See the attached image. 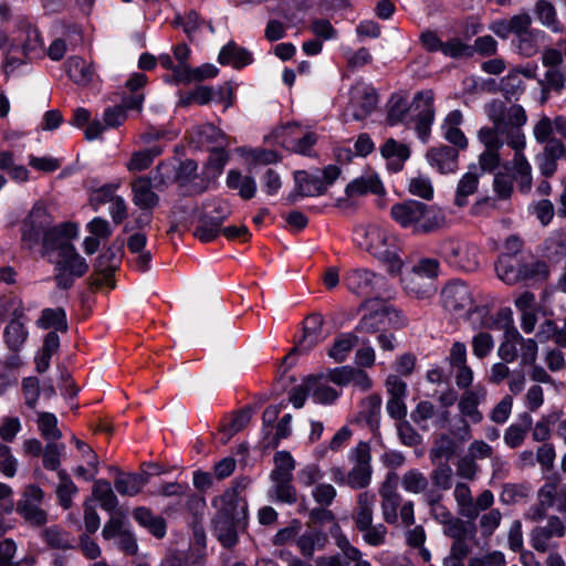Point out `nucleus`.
<instances>
[{"instance_id":"052dcab7","label":"nucleus","mask_w":566,"mask_h":566,"mask_svg":"<svg viewBox=\"0 0 566 566\" xmlns=\"http://www.w3.org/2000/svg\"><path fill=\"white\" fill-rule=\"evenodd\" d=\"M408 190L411 195L426 200L433 197V186L430 178L421 174L409 179Z\"/></svg>"},{"instance_id":"5fc2aeb1","label":"nucleus","mask_w":566,"mask_h":566,"mask_svg":"<svg viewBox=\"0 0 566 566\" xmlns=\"http://www.w3.org/2000/svg\"><path fill=\"white\" fill-rule=\"evenodd\" d=\"M93 494L102 509L113 511L117 506V497L107 481L97 480L93 486Z\"/></svg>"},{"instance_id":"6ab92c4d","label":"nucleus","mask_w":566,"mask_h":566,"mask_svg":"<svg viewBox=\"0 0 566 566\" xmlns=\"http://www.w3.org/2000/svg\"><path fill=\"white\" fill-rule=\"evenodd\" d=\"M329 382H332L329 371L306 378V388L314 402L332 405L340 397L342 391L333 388Z\"/></svg>"},{"instance_id":"aec40b11","label":"nucleus","mask_w":566,"mask_h":566,"mask_svg":"<svg viewBox=\"0 0 566 566\" xmlns=\"http://www.w3.org/2000/svg\"><path fill=\"white\" fill-rule=\"evenodd\" d=\"M43 42L39 31L28 23L23 28L21 34L15 36L12 41L10 40V45L7 54L15 50H19L27 59H32L41 54Z\"/></svg>"},{"instance_id":"473e14b6","label":"nucleus","mask_w":566,"mask_h":566,"mask_svg":"<svg viewBox=\"0 0 566 566\" xmlns=\"http://www.w3.org/2000/svg\"><path fill=\"white\" fill-rule=\"evenodd\" d=\"M480 172L476 165H472L469 167L468 171L460 178L457 192L454 198V203L458 207H464L468 205V198L473 195L479 185Z\"/></svg>"},{"instance_id":"ddd939ff","label":"nucleus","mask_w":566,"mask_h":566,"mask_svg":"<svg viewBox=\"0 0 566 566\" xmlns=\"http://www.w3.org/2000/svg\"><path fill=\"white\" fill-rule=\"evenodd\" d=\"M566 534V525L560 517L551 515L546 524L532 530L530 541L532 547L539 553H545L556 545L552 544L553 538H562Z\"/></svg>"},{"instance_id":"a18cd8bd","label":"nucleus","mask_w":566,"mask_h":566,"mask_svg":"<svg viewBox=\"0 0 566 566\" xmlns=\"http://www.w3.org/2000/svg\"><path fill=\"white\" fill-rule=\"evenodd\" d=\"M521 340V334L515 329H507L504 334V340L497 348V356L504 363H512L518 356V346Z\"/></svg>"},{"instance_id":"72a5a7b5","label":"nucleus","mask_w":566,"mask_h":566,"mask_svg":"<svg viewBox=\"0 0 566 566\" xmlns=\"http://www.w3.org/2000/svg\"><path fill=\"white\" fill-rule=\"evenodd\" d=\"M226 184L229 189L237 190L239 196L244 200H249L255 196V179L251 176L241 174L239 170H229Z\"/></svg>"},{"instance_id":"c03bdc74","label":"nucleus","mask_w":566,"mask_h":566,"mask_svg":"<svg viewBox=\"0 0 566 566\" xmlns=\"http://www.w3.org/2000/svg\"><path fill=\"white\" fill-rule=\"evenodd\" d=\"M297 189L302 196L314 197L326 191V186L317 176H310L305 171L295 172Z\"/></svg>"},{"instance_id":"338daca9","label":"nucleus","mask_w":566,"mask_h":566,"mask_svg":"<svg viewBox=\"0 0 566 566\" xmlns=\"http://www.w3.org/2000/svg\"><path fill=\"white\" fill-rule=\"evenodd\" d=\"M44 541L54 548H70L72 547V539L57 526H51L43 533Z\"/></svg>"},{"instance_id":"7ed1b4c3","label":"nucleus","mask_w":566,"mask_h":566,"mask_svg":"<svg viewBox=\"0 0 566 566\" xmlns=\"http://www.w3.org/2000/svg\"><path fill=\"white\" fill-rule=\"evenodd\" d=\"M357 245L378 259L387 270L397 274L401 271L403 262L400 258V248L397 238L385 227L379 224L360 226L355 230Z\"/></svg>"},{"instance_id":"3c124183","label":"nucleus","mask_w":566,"mask_h":566,"mask_svg":"<svg viewBox=\"0 0 566 566\" xmlns=\"http://www.w3.org/2000/svg\"><path fill=\"white\" fill-rule=\"evenodd\" d=\"M239 521L240 520H230L229 517L218 515L214 528L218 539L224 547H232L237 543L234 523Z\"/></svg>"},{"instance_id":"393cba45","label":"nucleus","mask_w":566,"mask_h":566,"mask_svg":"<svg viewBox=\"0 0 566 566\" xmlns=\"http://www.w3.org/2000/svg\"><path fill=\"white\" fill-rule=\"evenodd\" d=\"M427 160L441 174L453 172L458 168V150L448 146L432 148L427 153Z\"/></svg>"},{"instance_id":"49530a36","label":"nucleus","mask_w":566,"mask_h":566,"mask_svg":"<svg viewBox=\"0 0 566 566\" xmlns=\"http://www.w3.org/2000/svg\"><path fill=\"white\" fill-rule=\"evenodd\" d=\"M391 315L398 316V312L390 308H382L365 315L357 325V331L368 334L375 333L384 325L385 318H390Z\"/></svg>"},{"instance_id":"1a4fd4ad","label":"nucleus","mask_w":566,"mask_h":566,"mask_svg":"<svg viewBox=\"0 0 566 566\" xmlns=\"http://www.w3.org/2000/svg\"><path fill=\"white\" fill-rule=\"evenodd\" d=\"M87 270V262L78 254L75 247H65L64 252L59 253L56 261V283L62 289H69L74 280L83 276Z\"/></svg>"},{"instance_id":"5701e85b","label":"nucleus","mask_w":566,"mask_h":566,"mask_svg":"<svg viewBox=\"0 0 566 566\" xmlns=\"http://www.w3.org/2000/svg\"><path fill=\"white\" fill-rule=\"evenodd\" d=\"M212 505L219 511V515L230 520L244 518L247 513L245 501L230 489H227L222 495L213 499Z\"/></svg>"},{"instance_id":"f704fd0d","label":"nucleus","mask_w":566,"mask_h":566,"mask_svg":"<svg viewBox=\"0 0 566 566\" xmlns=\"http://www.w3.org/2000/svg\"><path fill=\"white\" fill-rule=\"evenodd\" d=\"M147 483V476L143 473H124L118 472L114 486L120 495L135 496Z\"/></svg>"},{"instance_id":"4d7b16f0","label":"nucleus","mask_w":566,"mask_h":566,"mask_svg":"<svg viewBox=\"0 0 566 566\" xmlns=\"http://www.w3.org/2000/svg\"><path fill=\"white\" fill-rule=\"evenodd\" d=\"M224 217H216L202 220L201 223L195 229V237L201 242H210L214 240L219 232Z\"/></svg>"},{"instance_id":"bf43d9fd","label":"nucleus","mask_w":566,"mask_h":566,"mask_svg":"<svg viewBox=\"0 0 566 566\" xmlns=\"http://www.w3.org/2000/svg\"><path fill=\"white\" fill-rule=\"evenodd\" d=\"M500 90L507 99L517 98L524 91L523 81L518 72H510L500 81Z\"/></svg>"},{"instance_id":"0e129e2a","label":"nucleus","mask_w":566,"mask_h":566,"mask_svg":"<svg viewBox=\"0 0 566 566\" xmlns=\"http://www.w3.org/2000/svg\"><path fill=\"white\" fill-rule=\"evenodd\" d=\"M402 488L409 493H421L428 486L426 476L418 470H409L402 476Z\"/></svg>"},{"instance_id":"a211bd4d","label":"nucleus","mask_w":566,"mask_h":566,"mask_svg":"<svg viewBox=\"0 0 566 566\" xmlns=\"http://www.w3.org/2000/svg\"><path fill=\"white\" fill-rule=\"evenodd\" d=\"M329 378L332 382L337 386L344 387L352 385L360 391H367L373 386V381L366 371L352 366L329 369Z\"/></svg>"},{"instance_id":"37998d69","label":"nucleus","mask_w":566,"mask_h":566,"mask_svg":"<svg viewBox=\"0 0 566 566\" xmlns=\"http://www.w3.org/2000/svg\"><path fill=\"white\" fill-rule=\"evenodd\" d=\"M163 153L160 146H153L144 150L133 153L126 168L130 172H138L146 170L153 164L155 157Z\"/></svg>"},{"instance_id":"69168bd1","label":"nucleus","mask_w":566,"mask_h":566,"mask_svg":"<svg viewBox=\"0 0 566 566\" xmlns=\"http://www.w3.org/2000/svg\"><path fill=\"white\" fill-rule=\"evenodd\" d=\"M39 429L42 436L50 441H55L61 438V431L57 428V419L55 415L43 412L39 417Z\"/></svg>"},{"instance_id":"e433bc0d","label":"nucleus","mask_w":566,"mask_h":566,"mask_svg":"<svg viewBox=\"0 0 566 566\" xmlns=\"http://www.w3.org/2000/svg\"><path fill=\"white\" fill-rule=\"evenodd\" d=\"M534 13L539 23L552 32L560 33L563 31L557 10L549 0H537L534 6Z\"/></svg>"},{"instance_id":"423d86ee","label":"nucleus","mask_w":566,"mask_h":566,"mask_svg":"<svg viewBox=\"0 0 566 566\" xmlns=\"http://www.w3.org/2000/svg\"><path fill=\"white\" fill-rule=\"evenodd\" d=\"M53 223V218L46 207L34 205L21 226V242L25 249L33 250L42 245L44 237Z\"/></svg>"},{"instance_id":"7c9ffc66","label":"nucleus","mask_w":566,"mask_h":566,"mask_svg":"<svg viewBox=\"0 0 566 566\" xmlns=\"http://www.w3.org/2000/svg\"><path fill=\"white\" fill-rule=\"evenodd\" d=\"M327 542V535L323 531L308 528L296 538V546L304 557H312L315 551H322Z\"/></svg>"},{"instance_id":"774afa93","label":"nucleus","mask_w":566,"mask_h":566,"mask_svg":"<svg viewBox=\"0 0 566 566\" xmlns=\"http://www.w3.org/2000/svg\"><path fill=\"white\" fill-rule=\"evenodd\" d=\"M120 249H109L101 255L96 263V271L104 273V279H108L117 266Z\"/></svg>"},{"instance_id":"79ce46f5","label":"nucleus","mask_w":566,"mask_h":566,"mask_svg":"<svg viewBox=\"0 0 566 566\" xmlns=\"http://www.w3.org/2000/svg\"><path fill=\"white\" fill-rule=\"evenodd\" d=\"M272 486L269 495L272 500L286 504L296 502V491L291 484L292 478H271Z\"/></svg>"},{"instance_id":"4c0bfd02","label":"nucleus","mask_w":566,"mask_h":566,"mask_svg":"<svg viewBox=\"0 0 566 566\" xmlns=\"http://www.w3.org/2000/svg\"><path fill=\"white\" fill-rule=\"evenodd\" d=\"M376 496L369 492H363L357 497V506L354 514V521L357 530L366 528L374 520V507Z\"/></svg>"},{"instance_id":"39448f33","label":"nucleus","mask_w":566,"mask_h":566,"mask_svg":"<svg viewBox=\"0 0 566 566\" xmlns=\"http://www.w3.org/2000/svg\"><path fill=\"white\" fill-rule=\"evenodd\" d=\"M537 503L525 513V520L538 522L547 516L549 510L566 513V484L559 479L547 480L537 491Z\"/></svg>"},{"instance_id":"2eb2a0df","label":"nucleus","mask_w":566,"mask_h":566,"mask_svg":"<svg viewBox=\"0 0 566 566\" xmlns=\"http://www.w3.org/2000/svg\"><path fill=\"white\" fill-rule=\"evenodd\" d=\"M377 105V95L373 87L364 82H357L350 91L349 107L353 118L364 119Z\"/></svg>"},{"instance_id":"f3484780","label":"nucleus","mask_w":566,"mask_h":566,"mask_svg":"<svg viewBox=\"0 0 566 566\" xmlns=\"http://www.w3.org/2000/svg\"><path fill=\"white\" fill-rule=\"evenodd\" d=\"M78 229L74 223L65 222L59 226H50L42 243L43 253L52 251L64 252L65 247H73L72 239L77 235Z\"/></svg>"},{"instance_id":"ea45409f","label":"nucleus","mask_w":566,"mask_h":566,"mask_svg":"<svg viewBox=\"0 0 566 566\" xmlns=\"http://www.w3.org/2000/svg\"><path fill=\"white\" fill-rule=\"evenodd\" d=\"M521 421L522 423L510 424L504 431V443L511 449H516L524 443L532 426V417L525 412L521 415Z\"/></svg>"},{"instance_id":"a878e982","label":"nucleus","mask_w":566,"mask_h":566,"mask_svg":"<svg viewBox=\"0 0 566 566\" xmlns=\"http://www.w3.org/2000/svg\"><path fill=\"white\" fill-rule=\"evenodd\" d=\"M485 389L483 387H478L475 389L464 391L459 400L458 406L460 412L464 417L469 418L473 423H479L483 419L478 406L485 399Z\"/></svg>"},{"instance_id":"13d9d810","label":"nucleus","mask_w":566,"mask_h":566,"mask_svg":"<svg viewBox=\"0 0 566 566\" xmlns=\"http://www.w3.org/2000/svg\"><path fill=\"white\" fill-rule=\"evenodd\" d=\"M17 554V544L10 538H6L0 542V559L3 566H32L33 560L31 558H23L14 562L13 558Z\"/></svg>"},{"instance_id":"9b49d317","label":"nucleus","mask_w":566,"mask_h":566,"mask_svg":"<svg viewBox=\"0 0 566 566\" xmlns=\"http://www.w3.org/2000/svg\"><path fill=\"white\" fill-rule=\"evenodd\" d=\"M354 462L352 470L347 475V484L352 489H364L371 480L370 449L365 442H359L350 453Z\"/></svg>"},{"instance_id":"cd10ccee","label":"nucleus","mask_w":566,"mask_h":566,"mask_svg":"<svg viewBox=\"0 0 566 566\" xmlns=\"http://www.w3.org/2000/svg\"><path fill=\"white\" fill-rule=\"evenodd\" d=\"M133 202L143 210H150L158 203V196L151 189L147 177H138L132 184Z\"/></svg>"},{"instance_id":"6e6d98bb","label":"nucleus","mask_w":566,"mask_h":566,"mask_svg":"<svg viewBox=\"0 0 566 566\" xmlns=\"http://www.w3.org/2000/svg\"><path fill=\"white\" fill-rule=\"evenodd\" d=\"M57 475L60 481L56 488V495L61 506L69 509L72 504V496L77 492V488L65 471H59Z\"/></svg>"},{"instance_id":"09e8293b","label":"nucleus","mask_w":566,"mask_h":566,"mask_svg":"<svg viewBox=\"0 0 566 566\" xmlns=\"http://www.w3.org/2000/svg\"><path fill=\"white\" fill-rule=\"evenodd\" d=\"M357 344V337L354 334H340L334 340L333 346L328 350V356L337 363L344 361L352 349Z\"/></svg>"},{"instance_id":"c9c22d12","label":"nucleus","mask_w":566,"mask_h":566,"mask_svg":"<svg viewBox=\"0 0 566 566\" xmlns=\"http://www.w3.org/2000/svg\"><path fill=\"white\" fill-rule=\"evenodd\" d=\"M524 149H513L512 171L518 182L520 190L527 192L532 186V166L523 154Z\"/></svg>"},{"instance_id":"0eeeda50","label":"nucleus","mask_w":566,"mask_h":566,"mask_svg":"<svg viewBox=\"0 0 566 566\" xmlns=\"http://www.w3.org/2000/svg\"><path fill=\"white\" fill-rule=\"evenodd\" d=\"M439 254L459 270L474 271L479 266L478 247L465 241L446 240L439 247Z\"/></svg>"},{"instance_id":"9d476101","label":"nucleus","mask_w":566,"mask_h":566,"mask_svg":"<svg viewBox=\"0 0 566 566\" xmlns=\"http://www.w3.org/2000/svg\"><path fill=\"white\" fill-rule=\"evenodd\" d=\"M443 307L458 315L465 316L474 307L472 290L461 281L449 282L441 291Z\"/></svg>"},{"instance_id":"864d4df0","label":"nucleus","mask_w":566,"mask_h":566,"mask_svg":"<svg viewBox=\"0 0 566 566\" xmlns=\"http://www.w3.org/2000/svg\"><path fill=\"white\" fill-rule=\"evenodd\" d=\"M565 75L558 69H547L544 74V78L539 81V85L542 87V101L545 102L547 99V95L551 91H555L557 93L562 92L565 86Z\"/></svg>"},{"instance_id":"58836bf2","label":"nucleus","mask_w":566,"mask_h":566,"mask_svg":"<svg viewBox=\"0 0 566 566\" xmlns=\"http://www.w3.org/2000/svg\"><path fill=\"white\" fill-rule=\"evenodd\" d=\"M403 289L411 295H415L418 298H428L431 297L437 287L434 283L430 280L422 279L417 273H408L402 279Z\"/></svg>"},{"instance_id":"412c9836","label":"nucleus","mask_w":566,"mask_h":566,"mask_svg":"<svg viewBox=\"0 0 566 566\" xmlns=\"http://www.w3.org/2000/svg\"><path fill=\"white\" fill-rule=\"evenodd\" d=\"M323 317L319 314H312L304 321L303 337L297 345L292 349L285 360L290 359L295 353H305L323 339L322 327Z\"/></svg>"},{"instance_id":"680f3d73","label":"nucleus","mask_w":566,"mask_h":566,"mask_svg":"<svg viewBox=\"0 0 566 566\" xmlns=\"http://www.w3.org/2000/svg\"><path fill=\"white\" fill-rule=\"evenodd\" d=\"M363 535V541L373 547L381 546L386 543L388 530L381 524H369L366 528L358 530Z\"/></svg>"},{"instance_id":"2f4dec72","label":"nucleus","mask_w":566,"mask_h":566,"mask_svg":"<svg viewBox=\"0 0 566 566\" xmlns=\"http://www.w3.org/2000/svg\"><path fill=\"white\" fill-rule=\"evenodd\" d=\"M133 517L155 537L163 538L166 535L167 525L165 520L159 515L153 514L149 509L145 506L136 507L133 511Z\"/></svg>"},{"instance_id":"c85d7f7f","label":"nucleus","mask_w":566,"mask_h":566,"mask_svg":"<svg viewBox=\"0 0 566 566\" xmlns=\"http://www.w3.org/2000/svg\"><path fill=\"white\" fill-rule=\"evenodd\" d=\"M463 119L462 113L458 109L450 112L441 126L443 137L454 146L464 149L468 146V139L459 128Z\"/></svg>"},{"instance_id":"4be33fe9","label":"nucleus","mask_w":566,"mask_h":566,"mask_svg":"<svg viewBox=\"0 0 566 566\" xmlns=\"http://www.w3.org/2000/svg\"><path fill=\"white\" fill-rule=\"evenodd\" d=\"M25 316L22 311L15 310L12 318L9 321L3 331V339L7 347L17 353L28 338V329L25 327Z\"/></svg>"},{"instance_id":"de8ad7c7","label":"nucleus","mask_w":566,"mask_h":566,"mask_svg":"<svg viewBox=\"0 0 566 566\" xmlns=\"http://www.w3.org/2000/svg\"><path fill=\"white\" fill-rule=\"evenodd\" d=\"M542 32L533 30L524 35L515 38L512 41L514 50L524 57H532L538 52V39Z\"/></svg>"},{"instance_id":"603ef678","label":"nucleus","mask_w":566,"mask_h":566,"mask_svg":"<svg viewBox=\"0 0 566 566\" xmlns=\"http://www.w3.org/2000/svg\"><path fill=\"white\" fill-rule=\"evenodd\" d=\"M454 501L458 506V513L463 516H473L475 511L472 506V493L468 484L459 482L453 490Z\"/></svg>"},{"instance_id":"f257e3e1","label":"nucleus","mask_w":566,"mask_h":566,"mask_svg":"<svg viewBox=\"0 0 566 566\" xmlns=\"http://www.w3.org/2000/svg\"><path fill=\"white\" fill-rule=\"evenodd\" d=\"M484 113L492 126L481 127L478 138L484 147L502 148L504 145L513 149H524L526 137L523 127L527 123V114L522 105L506 106L500 99L484 105Z\"/></svg>"},{"instance_id":"8fccbe9b","label":"nucleus","mask_w":566,"mask_h":566,"mask_svg":"<svg viewBox=\"0 0 566 566\" xmlns=\"http://www.w3.org/2000/svg\"><path fill=\"white\" fill-rule=\"evenodd\" d=\"M38 326L43 329L55 328L65 332L67 328L66 314L63 308H45L38 321Z\"/></svg>"},{"instance_id":"f8f14e48","label":"nucleus","mask_w":566,"mask_h":566,"mask_svg":"<svg viewBox=\"0 0 566 566\" xmlns=\"http://www.w3.org/2000/svg\"><path fill=\"white\" fill-rule=\"evenodd\" d=\"M44 492L36 485L30 484L24 489L17 504V512L30 524L41 526L46 523V512L41 509Z\"/></svg>"},{"instance_id":"e2e57ef3","label":"nucleus","mask_w":566,"mask_h":566,"mask_svg":"<svg viewBox=\"0 0 566 566\" xmlns=\"http://www.w3.org/2000/svg\"><path fill=\"white\" fill-rule=\"evenodd\" d=\"M275 468L271 472V478H292V471L295 468V461L286 451L276 452L274 455Z\"/></svg>"},{"instance_id":"dca6fc26","label":"nucleus","mask_w":566,"mask_h":566,"mask_svg":"<svg viewBox=\"0 0 566 566\" xmlns=\"http://www.w3.org/2000/svg\"><path fill=\"white\" fill-rule=\"evenodd\" d=\"M497 277L506 284H515L521 280L528 279L533 271L521 263L516 255L502 254L495 264Z\"/></svg>"},{"instance_id":"b1692460","label":"nucleus","mask_w":566,"mask_h":566,"mask_svg":"<svg viewBox=\"0 0 566 566\" xmlns=\"http://www.w3.org/2000/svg\"><path fill=\"white\" fill-rule=\"evenodd\" d=\"M380 154L387 160L388 169L397 172L402 169L405 163L409 159L410 149L407 145L389 138L380 147Z\"/></svg>"},{"instance_id":"4468645a","label":"nucleus","mask_w":566,"mask_h":566,"mask_svg":"<svg viewBox=\"0 0 566 566\" xmlns=\"http://www.w3.org/2000/svg\"><path fill=\"white\" fill-rule=\"evenodd\" d=\"M397 473L389 472L379 489L382 518L388 524H395L398 521V507L401 504V495L397 492Z\"/></svg>"},{"instance_id":"c756f323","label":"nucleus","mask_w":566,"mask_h":566,"mask_svg":"<svg viewBox=\"0 0 566 566\" xmlns=\"http://www.w3.org/2000/svg\"><path fill=\"white\" fill-rule=\"evenodd\" d=\"M252 61L251 53L232 41L223 45L218 55V62L221 65H230L234 69L247 66Z\"/></svg>"},{"instance_id":"6e6552de","label":"nucleus","mask_w":566,"mask_h":566,"mask_svg":"<svg viewBox=\"0 0 566 566\" xmlns=\"http://www.w3.org/2000/svg\"><path fill=\"white\" fill-rule=\"evenodd\" d=\"M343 282L350 293L367 300L378 295L384 277L371 270L354 268L346 271Z\"/></svg>"},{"instance_id":"20e7f679","label":"nucleus","mask_w":566,"mask_h":566,"mask_svg":"<svg viewBox=\"0 0 566 566\" xmlns=\"http://www.w3.org/2000/svg\"><path fill=\"white\" fill-rule=\"evenodd\" d=\"M391 218L402 228L416 233H429L446 223V216L436 206H428L417 200L395 203L390 209Z\"/></svg>"},{"instance_id":"bb28decb","label":"nucleus","mask_w":566,"mask_h":566,"mask_svg":"<svg viewBox=\"0 0 566 566\" xmlns=\"http://www.w3.org/2000/svg\"><path fill=\"white\" fill-rule=\"evenodd\" d=\"M384 191V186L375 172H366L358 178L352 180L345 189L348 197L363 196L368 192L379 195Z\"/></svg>"},{"instance_id":"f03ea898","label":"nucleus","mask_w":566,"mask_h":566,"mask_svg":"<svg viewBox=\"0 0 566 566\" xmlns=\"http://www.w3.org/2000/svg\"><path fill=\"white\" fill-rule=\"evenodd\" d=\"M387 120L390 125L413 124L418 137L427 142L434 120L433 93L431 91L417 93L410 105L400 96L391 97Z\"/></svg>"},{"instance_id":"a19ab883","label":"nucleus","mask_w":566,"mask_h":566,"mask_svg":"<svg viewBox=\"0 0 566 566\" xmlns=\"http://www.w3.org/2000/svg\"><path fill=\"white\" fill-rule=\"evenodd\" d=\"M69 77L78 85H87L93 76V67L80 56H71L66 62Z\"/></svg>"}]
</instances>
